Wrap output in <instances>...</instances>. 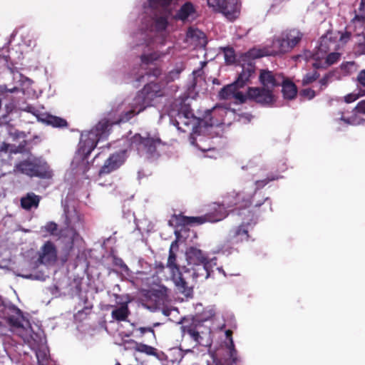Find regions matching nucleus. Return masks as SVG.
Returning a JSON list of instances; mask_svg holds the SVG:
<instances>
[{
	"label": "nucleus",
	"mask_w": 365,
	"mask_h": 365,
	"mask_svg": "<svg viewBox=\"0 0 365 365\" xmlns=\"http://www.w3.org/2000/svg\"><path fill=\"white\" fill-rule=\"evenodd\" d=\"M277 179V178H275L274 176L272 177H267L265 179L261 180H257L255 182V185L257 189H261L263 187H264L267 183H269L271 181H273L274 180Z\"/></svg>",
	"instance_id": "54"
},
{
	"label": "nucleus",
	"mask_w": 365,
	"mask_h": 365,
	"mask_svg": "<svg viewBox=\"0 0 365 365\" xmlns=\"http://www.w3.org/2000/svg\"><path fill=\"white\" fill-rule=\"evenodd\" d=\"M42 230L49 233L51 235H56L58 230V225L53 222H48L45 226L42 227Z\"/></svg>",
	"instance_id": "50"
},
{
	"label": "nucleus",
	"mask_w": 365,
	"mask_h": 365,
	"mask_svg": "<svg viewBox=\"0 0 365 365\" xmlns=\"http://www.w3.org/2000/svg\"><path fill=\"white\" fill-rule=\"evenodd\" d=\"M145 108L140 103L136 102L135 98L133 99L130 103V109L121 113L120 121L127 122L130 120L135 115L143 111Z\"/></svg>",
	"instance_id": "27"
},
{
	"label": "nucleus",
	"mask_w": 365,
	"mask_h": 365,
	"mask_svg": "<svg viewBox=\"0 0 365 365\" xmlns=\"http://www.w3.org/2000/svg\"><path fill=\"white\" fill-rule=\"evenodd\" d=\"M164 95L162 86L158 83H149L137 93L134 98L145 108L152 106L153 101L158 97Z\"/></svg>",
	"instance_id": "7"
},
{
	"label": "nucleus",
	"mask_w": 365,
	"mask_h": 365,
	"mask_svg": "<svg viewBox=\"0 0 365 365\" xmlns=\"http://www.w3.org/2000/svg\"><path fill=\"white\" fill-rule=\"evenodd\" d=\"M17 314L18 315L16 317L12 316L9 317L10 324L18 328L24 327L23 322L25 321V318L19 309Z\"/></svg>",
	"instance_id": "46"
},
{
	"label": "nucleus",
	"mask_w": 365,
	"mask_h": 365,
	"mask_svg": "<svg viewBox=\"0 0 365 365\" xmlns=\"http://www.w3.org/2000/svg\"><path fill=\"white\" fill-rule=\"evenodd\" d=\"M229 344L226 349H221L215 353H210L209 359H206L207 365H233L237 361V351L232 339V331L227 329L225 331Z\"/></svg>",
	"instance_id": "5"
},
{
	"label": "nucleus",
	"mask_w": 365,
	"mask_h": 365,
	"mask_svg": "<svg viewBox=\"0 0 365 365\" xmlns=\"http://www.w3.org/2000/svg\"><path fill=\"white\" fill-rule=\"evenodd\" d=\"M42 121L54 128H62L68 127V122L66 119L51 114H47L42 119Z\"/></svg>",
	"instance_id": "31"
},
{
	"label": "nucleus",
	"mask_w": 365,
	"mask_h": 365,
	"mask_svg": "<svg viewBox=\"0 0 365 365\" xmlns=\"http://www.w3.org/2000/svg\"><path fill=\"white\" fill-rule=\"evenodd\" d=\"M351 22L363 27L365 24V0H361L358 11H355V15Z\"/></svg>",
	"instance_id": "32"
},
{
	"label": "nucleus",
	"mask_w": 365,
	"mask_h": 365,
	"mask_svg": "<svg viewBox=\"0 0 365 365\" xmlns=\"http://www.w3.org/2000/svg\"><path fill=\"white\" fill-rule=\"evenodd\" d=\"M183 332L184 334H188L196 342V344H201L202 337L195 327H183Z\"/></svg>",
	"instance_id": "42"
},
{
	"label": "nucleus",
	"mask_w": 365,
	"mask_h": 365,
	"mask_svg": "<svg viewBox=\"0 0 365 365\" xmlns=\"http://www.w3.org/2000/svg\"><path fill=\"white\" fill-rule=\"evenodd\" d=\"M248 100L263 106H271L274 102V96L271 89L264 87H249L247 90Z\"/></svg>",
	"instance_id": "11"
},
{
	"label": "nucleus",
	"mask_w": 365,
	"mask_h": 365,
	"mask_svg": "<svg viewBox=\"0 0 365 365\" xmlns=\"http://www.w3.org/2000/svg\"><path fill=\"white\" fill-rule=\"evenodd\" d=\"M280 86H282V92L284 98L287 100H293L297 95V87L290 80L282 76V81Z\"/></svg>",
	"instance_id": "26"
},
{
	"label": "nucleus",
	"mask_w": 365,
	"mask_h": 365,
	"mask_svg": "<svg viewBox=\"0 0 365 365\" xmlns=\"http://www.w3.org/2000/svg\"><path fill=\"white\" fill-rule=\"evenodd\" d=\"M57 259V250L51 241L46 242L41 248L38 261L43 264L54 263Z\"/></svg>",
	"instance_id": "14"
},
{
	"label": "nucleus",
	"mask_w": 365,
	"mask_h": 365,
	"mask_svg": "<svg viewBox=\"0 0 365 365\" xmlns=\"http://www.w3.org/2000/svg\"><path fill=\"white\" fill-rule=\"evenodd\" d=\"M171 278L180 293L186 297H192L193 282H192V277L187 273L186 267H183L181 271L172 274Z\"/></svg>",
	"instance_id": "9"
},
{
	"label": "nucleus",
	"mask_w": 365,
	"mask_h": 365,
	"mask_svg": "<svg viewBox=\"0 0 365 365\" xmlns=\"http://www.w3.org/2000/svg\"><path fill=\"white\" fill-rule=\"evenodd\" d=\"M250 217L247 216V222H243L239 226L230 230L225 242L227 246H235L247 242L250 239L248 227L250 225Z\"/></svg>",
	"instance_id": "10"
},
{
	"label": "nucleus",
	"mask_w": 365,
	"mask_h": 365,
	"mask_svg": "<svg viewBox=\"0 0 365 365\" xmlns=\"http://www.w3.org/2000/svg\"><path fill=\"white\" fill-rule=\"evenodd\" d=\"M171 121L178 130L182 133L192 130L196 127V118L187 107L182 108Z\"/></svg>",
	"instance_id": "8"
},
{
	"label": "nucleus",
	"mask_w": 365,
	"mask_h": 365,
	"mask_svg": "<svg viewBox=\"0 0 365 365\" xmlns=\"http://www.w3.org/2000/svg\"><path fill=\"white\" fill-rule=\"evenodd\" d=\"M6 114L3 115V118L7 117L10 113H11L14 109L16 108V104L13 99L9 100L8 102L4 104Z\"/></svg>",
	"instance_id": "52"
},
{
	"label": "nucleus",
	"mask_w": 365,
	"mask_h": 365,
	"mask_svg": "<svg viewBox=\"0 0 365 365\" xmlns=\"http://www.w3.org/2000/svg\"><path fill=\"white\" fill-rule=\"evenodd\" d=\"M155 274H160L164 272L165 265L161 262H155Z\"/></svg>",
	"instance_id": "59"
},
{
	"label": "nucleus",
	"mask_w": 365,
	"mask_h": 365,
	"mask_svg": "<svg viewBox=\"0 0 365 365\" xmlns=\"http://www.w3.org/2000/svg\"><path fill=\"white\" fill-rule=\"evenodd\" d=\"M226 210L235 208L238 210L239 215H247L250 217V221L255 220V214L250 210L247 209L251 205L250 200H244L240 193L231 192L223 196L222 202L220 203Z\"/></svg>",
	"instance_id": "6"
},
{
	"label": "nucleus",
	"mask_w": 365,
	"mask_h": 365,
	"mask_svg": "<svg viewBox=\"0 0 365 365\" xmlns=\"http://www.w3.org/2000/svg\"><path fill=\"white\" fill-rule=\"evenodd\" d=\"M337 44L336 41L331 40L327 37H323L321 38L320 43L319 46V50L322 53H327L331 50L336 48Z\"/></svg>",
	"instance_id": "35"
},
{
	"label": "nucleus",
	"mask_w": 365,
	"mask_h": 365,
	"mask_svg": "<svg viewBox=\"0 0 365 365\" xmlns=\"http://www.w3.org/2000/svg\"><path fill=\"white\" fill-rule=\"evenodd\" d=\"M312 66L315 68V69H318V68H323L324 66H322V63L320 62V61H315L314 63H312Z\"/></svg>",
	"instance_id": "63"
},
{
	"label": "nucleus",
	"mask_w": 365,
	"mask_h": 365,
	"mask_svg": "<svg viewBox=\"0 0 365 365\" xmlns=\"http://www.w3.org/2000/svg\"><path fill=\"white\" fill-rule=\"evenodd\" d=\"M41 201V197L34 192H28L21 198V206L26 210H30L32 208H37Z\"/></svg>",
	"instance_id": "28"
},
{
	"label": "nucleus",
	"mask_w": 365,
	"mask_h": 365,
	"mask_svg": "<svg viewBox=\"0 0 365 365\" xmlns=\"http://www.w3.org/2000/svg\"><path fill=\"white\" fill-rule=\"evenodd\" d=\"M205 215L209 223H215L227 217L228 210L221 206L220 202H213L209 205L208 211Z\"/></svg>",
	"instance_id": "17"
},
{
	"label": "nucleus",
	"mask_w": 365,
	"mask_h": 365,
	"mask_svg": "<svg viewBox=\"0 0 365 365\" xmlns=\"http://www.w3.org/2000/svg\"><path fill=\"white\" fill-rule=\"evenodd\" d=\"M160 58V55L156 52H153L149 54H142L140 56V61L143 64L148 65Z\"/></svg>",
	"instance_id": "47"
},
{
	"label": "nucleus",
	"mask_w": 365,
	"mask_h": 365,
	"mask_svg": "<svg viewBox=\"0 0 365 365\" xmlns=\"http://www.w3.org/2000/svg\"><path fill=\"white\" fill-rule=\"evenodd\" d=\"M8 135L12 138L14 141L19 139H24L26 137V134L24 131H20L14 128L10 123H6Z\"/></svg>",
	"instance_id": "39"
},
{
	"label": "nucleus",
	"mask_w": 365,
	"mask_h": 365,
	"mask_svg": "<svg viewBox=\"0 0 365 365\" xmlns=\"http://www.w3.org/2000/svg\"><path fill=\"white\" fill-rule=\"evenodd\" d=\"M179 250L178 242L177 240L172 242L170 249L169 255L166 264V267L170 269L171 274L178 272L180 270V266L177 262L176 252Z\"/></svg>",
	"instance_id": "24"
},
{
	"label": "nucleus",
	"mask_w": 365,
	"mask_h": 365,
	"mask_svg": "<svg viewBox=\"0 0 365 365\" xmlns=\"http://www.w3.org/2000/svg\"><path fill=\"white\" fill-rule=\"evenodd\" d=\"M282 76L281 74L274 73L269 70H261L259 80L263 87L272 91L275 87L280 86Z\"/></svg>",
	"instance_id": "16"
},
{
	"label": "nucleus",
	"mask_w": 365,
	"mask_h": 365,
	"mask_svg": "<svg viewBox=\"0 0 365 365\" xmlns=\"http://www.w3.org/2000/svg\"><path fill=\"white\" fill-rule=\"evenodd\" d=\"M239 88H236L233 96V98L239 101L241 103H245L248 99L247 93L244 94L242 92L238 91Z\"/></svg>",
	"instance_id": "53"
},
{
	"label": "nucleus",
	"mask_w": 365,
	"mask_h": 365,
	"mask_svg": "<svg viewBox=\"0 0 365 365\" xmlns=\"http://www.w3.org/2000/svg\"><path fill=\"white\" fill-rule=\"evenodd\" d=\"M191 268H186L187 273L192 277V282H197L198 279H207L210 275V262L202 265H192Z\"/></svg>",
	"instance_id": "20"
},
{
	"label": "nucleus",
	"mask_w": 365,
	"mask_h": 365,
	"mask_svg": "<svg viewBox=\"0 0 365 365\" xmlns=\"http://www.w3.org/2000/svg\"><path fill=\"white\" fill-rule=\"evenodd\" d=\"M299 96L306 99L312 100L315 97L316 93L310 88H304L299 91Z\"/></svg>",
	"instance_id": "51"
},
{
	"label": "nucleus",
	"mask_w": 365,
	"mask_h": 365,
	"mask_svg": "<svg viewBox=\"0 0 365 365\" xmlns=\"http://www.w3.org/2000/svg\"><path fill=\"white\" fill-rule=\"evenodd\" d=\"M32 168L34 170L33 177L50 179L53 176L52 170L50 169L48 164L41 158H33Z\"/></svg>",
	"instance_id": "18"
},
{
	"label": "nucleus",
	"mask_w": 365,
	"mask_h": 365,
	"mask_svg": "<svg viewBox=\"0 0 365 365\" xmlns=\"http://www.w3.org/2000/svg\"><path fill=\"white\" fill-rule=\"evenodd\" d=\"M186 257L189 265H202L210 262L207 254L195 247L187 250Z\"/></svg>",
	"instance_id": "15"
},
{
	"label": "nucleus",
	"mask_w": 365,
	"mask_h": 365,
	"mask_svg": "<svg viewBox=\"0 0 365 365\" xmlns=\"http://www.w3.org/2000/svg\"><path fill=\"white\" fill-rule=\"evenodd\" d=\"M134 349L136 351L144 353L149 356H158V352L155 348L143 343L135 342Z\"/></svg>",
	"instance_id": "36"
},
{
	"label": "nucleus",
	"mask_w": 365,
	"mask_h": 365,
	"mask_svg": "<svg viewBox=\"0 0 365 365\" xmlns=\"http://www.w3.org/2000/svg\"><path fill=\"white\" fill-rule=\"evenodd\" d=\"M112 123L108 119L100 120L91 130L84 131L81 135L76 158L86 160L98 141L103 140L110 134Z\"/></svg>",
	"instance_id": "1"
},
{
	"label": "nucleus",
	"mask_w": 365,
	"mask_h": 365,
	"mask_svg": "<svg viewBox=\"0 0 365 365\" xmlns=\"http://www.w3.org/2000/svg\"><path fill=\"white\" fill-rule=\"evenodd\" d=\"M130 312L129 310L127 303H122L119 307L114 309L111 312V317L113 319L118 322H125L130 315Z\"/></svg>",
	"instance_id": "29"
},
{
	"label": "nucleus",
	"mask_w": 365,
	"mask_h": 365,
	"mask_svg": "<svg viewBox=\"0 0 365 365\" xmlns=\"http://www.w3.org/2000/svg\"><path fill=\"white\" fill-rule=\"evenodd\" d=\"M236 88H239L235 82L224 86L219 92V97L222 100H228L232 98Z\"/></svg>",
	"instance_id": "33"
},
{
	"label": "nucleus",
	"mask_w": 365,
	"mask_h": 365,
	"mask_svg": "<svg viewBox=\"0 0 365 365\" xmlns=\"http://www.w3.org/2000/svg\"><path fill=\"white\" fill-rule=\"evenodd\" d=\"M351 33L349 31L342 32L340 35L339 39L344 43H346L351 38Z\"/></svg>",
	"instance_id": "61"
},
{
	"label": "nucleus",
	"mask_w": 365,
	"mask_h": 365,
	"mask_svg": "<svg viewBox=\"0 0 365 365\" xmlns=\"http://www.w3.org/2000/svg\"><path fill=\"white\" fill-rule=\"evenodd\" d=\"M173 0H148L149 5L151 8L158 9H166L169 7Z\"/></svg>",
	"instance_id": "45"
},
{
	"label": "nucleus",
	"mask_w": 365,
	"mask_h": 365,
	"mask_svg": "<svg viewBox=\"0 0 365 365\" xmlns=\"http://www.w3.org/2000/svg\"><path fill=\"white\" fill-rule=\"evenodd\" d=\"M303 34L298 29H292L283 31L272 41L273 51L265 55H278L290 52L302 39Z\"/></svg>",
	"instance_id": "2"
},
{
	"label": "nucleus",
	"mask_w": 365,
	"mask_h": 365,
	"mask_svg": "<svg viewBox=\"0 0 365 365\" xmlns=\"http://www.w3.org/2000/svg\"><path fill=\"white\" fill-rule=\"evenodd\" d=\"M332 77V74L329 73L325 74L319 81L320 84V90H324L327 86L329 82V80Z\"/></svg>",
	"instance_id": "55"
},
{
	"label": "nucleus",
	"mask_w": 365,
	"mask_h": 365,
	"mask_svg": "<svg viewBox=\"0 0 365 365\" xmlns=\"http://www.w3.org/2000/svg\"><path fill=\"white\" fill-rule=\"evenodd\" d=\"M196 16V6L191 1H186L177 11L175 19L185 22L190 18L194 19Z\"/></svg>",
	"instance_id": "22"
},
{
	"label": "nucleus",
	"mask_w": 365,
	"mask_h": 365,
	"mask_svg": "<svg viewBox=\"0 0 365 365\" xmlns=\"http://www.w3.org/2000/svg\"><path fill=\"white\" fill-rule=\"evenodd\" d=\"M185 69L184 65L180 63L176 65L175 68L170 71L165 76V81L167 83L174 81L180 78L181 72Z\"/></svg>",
	"instance_id": "34"
},
{
	"label": "nucleus",
	"mask_w": 365,
	"mask_h": 365,
	"mask_svg": "<svg viewBox=\"0 0 365 365\" xmlns=\"http://www.w3.org/2000/svg\"><path fill=\"white\" fill-rule=\"evenodd\" d=\"M125 162L124 155L120 153H115L110 155L105 161L103 165L98 172L99 177L118 170Z\"/></svg>",
	"instance_id": "13"
},
{
	"label": "nucleus",
	"mask_w": 365,
	"mask_h": 365,
	"mask_svg": "<svg viewBox=\"0 0 365 365\" xmlns=\"http://www.w3.org/2000/svg\"><path fill=\"white\" fill-rule=\"evenodd\" d=\"M190 143L195 146H196L197 148H198L200 150H203V151H206L207 150H210V148H202L200 147L196 142V138L192 135H191L190 136Z\"/></svg>",
	"instance_id": "62"
},
{
	"label": "nucleus",
	"mask_w": 365,
	"mask_h": 365,
	"mask_svg": "<svg viewBox=\"0 0 365 365\" xmlns=\"http://www.w3.org/2000/svg\"><path fill=\"white\" fill-rule=\"evenodd\" d=\"M341 57V53L339 52H330L325 60L324 63L326 66H329L336 63Z\"/></svg>",
	"instance_id": "48"
},
{
	"label": "nucleus",
	"mask_w": 365,
	"mask_h": 365,
	"mask_svg": "<svg viewBox=\"0 0 365 365\" xmlns=\"http://www.w3.org/2000/svg\"><path fill=\"white\" fill-rule=\"evenodd\" d=\"M169 289L165 286H160L158 289H153L149 292L150 299L155 301V307L164 305L168 300Z\"/></svg>",
	"instance_id": "25"
},
{
	"label": "nucleus",
	"mask_w": 365,
	"mask_h": 365,
	"mask_svg": "<svg viewBox=\"0 0 365 365\" xmlns=\"http://www.w3.org/2000/svg\"><path fill=\"white\" fill-rule=\"evenodd\" d=\"M139 332L138 336L142 337L146 333H150L153 337H155V331L152 327H140L136 329Z\"/></svg>",
	"instance_id": "57"
},
{
	"label": "nucleus",
	"mask_w": 365,
	"mask_h": 365,
	"mask_svg": "<svg viewBox=\"0 0 365 365\" xmlns=\"http://www.w3.org/2000/svg\"><path fill=\"white\" fill-rule=\"evenodd\" d=\"M357 65L355 61H346L340 65V70L344 76H351L356 70Z\"/></svg>",
	"instance_id": "38"
},
{
	"label": "nucleus",
	"mask_w": 365,
	"mask_h": 365,
	"mask_svg": "<svg viewBox=\"0 0 365 365\" xmlns=\"http://www.w3.org/2000/svg\"><path fill=\"white\" fill-rule=\"evenodd\" d=\"M64 223L66 228L69 229L73 235H76V228L81 224V217L77 211L73 209L71 210L68 206H65L63 209Z\"/></svg>",
	"instance_id": "19"
},
{
	"label": "nucleus",
	"mask_w": 365,
	"mask_h": 365,
	"mask_svg": "<svg viewBox=\"0 0 365 365\" xmlns=\"http://www.w3.org/2000/svg\"><path fill=\"white\" fill-rule=\"evenodd\" d=\"M356 89L361 92V96H365V69L359 71L354 79Z\"/></svg>",
	"instance_id": "37"
},
{
	"label": "nucleus",
	"mask_w": 365,
	"mask_h": 365,
	"mask_svg": "<svg viewBox=\"0 0 365 365\" xmlns=\"http://www.w3.org/2000/svg\"><path fill=\"white\" fill-rule=\"evenodd\" d=\"M225 61L227 64H233L236 62V55L235 51L232 47H225L222 48Z\"/></svg>",
	"instance_id": "43"
},
{
	"label": "nucleus",
	"mask_w": 365,
	"mask_h": 365,
	"mask_svg": "<svg viewBox=\"0 0 365 365\" xmlns=\"http://www.w3.org/2000/svg\"><path fill=\"white\" fill-rule=\"evenodd\" d=\"M358 40L355 43L353 50L356 56L365 55V36L358 35Z\"/></svg>",
	"instance_id": "40"
},
{
	"label": "nucleus",
	"mask_w": 365,
	"mask_h": 365,
	"mask_svg": "<svg viewBox=\"0 0 365 365\" xmlns=\"http://www.w3.org/2000/svg\"><path fill=\"white\" fill-rule=\"evenodd\" d=\"M168 24V21L166 17L160 16L158 17L155 21V28L158 31H164L166 29Z\"/></svg>",
	"instance_id": "49"
},
{
	"label": "nucleus",
	"mask_w": 365,
	"mask_h": 365,
	"mask_svg": "<svg viewBox=\"0 0 365 365\" xmlns=\"http://www.w3.org/2000/svg\"><path fill=\"white\" fill-rule=\"evenodd\" d=\"M320 75L318 71L316 70L306 73L302 80V86H307L309 84L312 83L315 81H317L319 78Z\"/></svg>",
	"instance_id": "44"
},
{
	"label": "nucleus",
	"mask_w": 365,
	"mask_h": 365,
	"mask_svg": "<svg viewBox=\"0 0 365 365\" xmlns=\"http://www.w3.org/2000/svg\"><path fill=\"white\" fill-rule=\"evenodd\" d=\"M264 55L265 52L262 50L250 49L242 56V61L244 62L242 66V71L234 81L238 88L244 87L251 82L252 78H255L256 67L253 61Z\"/></svg>",
	"instance_id": "3"
},
{
	"label": "nucleus",
	"mask_w": 365,
	"mask_h": 365,
	"mask_svg": "<svg viewBox=\"0 0 365 365\" xmlns=\"http://www.w3.org/2000/svg\"><path fill=\"white\" fill-rule=\"evenodd\" d=\"M161 74V69L158 67L150 68L146 72V75L148 76H153L158 78Z\"/></svg>",
	"instance_id": "58"
},
{
	"label": "nucleus",
	"mask_w": 365,
	"mask_h": 365,
	"mask_svg": "<svg viewBox=\"0 0 365 365\" xmlns=\"http://www.w3.org/2000/svg\"><path fill=\"white\" fill-rule=\"evenodd\" d=\"M27 140H23L18 145L17 148L19 149V152H21L22 153H24L27 152L26 146H27Z\"/></svg>",
	"instance_id": "60"
},
{
	"label": "nucleus",
	"mask_w": 365,
	"mask_h": 365,
	"mask_svg": "<svg viewBox=\"0 0 365 365\" xmlns=\"http://www.w3.org/2000/svg\"><path fill=\"white\" fill-rule=\"evenodd\" d=\"M364 96L361 95V92H359L357 93H349L344 96V101L347 103H350L352 102H354L360 97H364Z\"/></svg>",
	"instance_id": "56"
},
{
	"label": "nucleus",
	"mask_w": 365,
	"mask_h": 365,
	"mask_svg": "<svg viewBox=\"0 0 365 365\" xmlns=\"http://www.w3.org/2000/svg\"><path fill=\"white\" fill-rule=\"evenodd\" d=\"M359 114L365 115V100L359 101L352 110V114L349 117L341 115L340 120L346 124L356 125L361 124L364 120L359 116Z\"/></svg>",
	"instance_id": "21"
},
{
	"label": "nucleus",
	"mask_w": 365,
	"mask_h": 365,
	"mask_svg": "<svg viewBox=\"0 0 365 365\" xmlns=\"http://www.w3.org/2000/svg\"><path fill=\"white\" fill-rule=\"evenodd\" d=\"M38 365H48L49 364V354L48 351L44 348L38 349L36 351Z\"/></svg>",
	"instance_id": "41"
},
{
	"label": "nucleus",
	"mask_w": 365,
	"mask_h": 365,
	"mask_svg": "<svg viewBox=\"0 0 365 365\" xmlns=\"http://www.w3.org/2000/svg\"><path fill=\"white\" fill-rule=\"evenodd\" d=\"M11 152L12 153L16 154V153H22L21 152H19V149L17 148V145H14L13 148L11 149Z\"/></svg>",
	"instance_id": "64"
},
{
	"label": "nucleus",
	"mask_w": 365,
	"mask_h": 365,
	"mask_svg": "<svg viewBox=\"0 0 365 365\" xmlns=\"http://www.w3.org/2000/svg\"><path fill=\"white\" fill-rule=\"evenodd\" d=\"M130 147L138 150L139 154L145 155L147 158H156L159 156L158 147L162 144L159 138L151 137L148 133L145 135L135 133L130 138Z\"/></svg>",
	"instance_id": "4"
},
{
	"label": "nucleus",
	"mask_w": 365,
	"mask_h": 365,
	"mask_svg": "<svg viewBox=\"0 0 365 365\" xmlns=\"http://www.w3.org/2000/svg\"><path fill=\"white\" fill-rule=\"evenodd\" d=\"M173 218H175L177 225L181 227L191 225L193 224L202 225L208 222V221H207V219L205 214L198 217H187L182 214H179L174 215Z\"/></svg>",
	"instance_id": "23"
},
{
	"label": "nucleus",
	"mask_w": 365,
	"mask_h": 365,
	"mask_svg": "<svg viewBox=\"0 0 365 365\" xmlns=\"http://www.w3.org/2000/svg\"><path fill=\"white\" fill-rule=\"evenodd\" d=\"M210 7H217L230 20H235L240 14L238 0H207Z\"/></svg>",
	"instance_id": "12"
},
{
	"label": "nucleus",
	"mask_w": 365,
	"mask_h": 365,
	"mask_svg": "<svg viewBox=\"0 0 365 365\" xmlns=\"http://www.w3.org/2000/svg\"><path fill=\"white\" fill-rule=\"evenodd\" d=\"M32 167L33 159L24 160L15 165L14 170L19 172L21 174L29 176L31 178H33L34 170Z\"/></svg>",
	"instance_id": "30"
}]
</instances>
